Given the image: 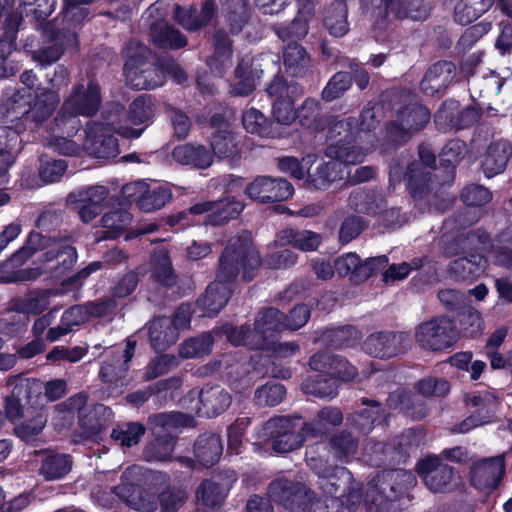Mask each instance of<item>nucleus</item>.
<instances>
[{
  "label": "nucleus",
  "instance_id": "obj_1",
  "mask_svg": "<svg viewBox=\"0 0 512 512\" xmlns=\"http://www.w3.org/2000/svg\"><path fill=\"white\" fill-rule=\"evenodd\" d=\"M7 386L12 387L5 399L4 411L12 423L21 422L18 432L23 437H34L44 429L48 413L46 402H55L67 393V382L56 378L43 383L37 378L11 375Z\"/></svg>",
  "mask_w": 512,
  "mask_h": 512
},
{
  "label": "nucleus",
  "instance_id": "obj_2",
  "mask_svg": "<svg viewBox=\"0 0 512 512\" xmlns=\"http://www.w3.org/2000/svg\"><path fill=\"white\" fill-rule=\"evenodd\" d=\"M261 265L260 253L248 233L231 238L219 257L217 281L210 283L196 300V305L203 312L202 315L216 316L231 297L228 284L233 283L240 273L244 282H251Z\"/></svg>",
  "mask_w": 512,
  "mask_h": 512
},
{
  "label": "nucleus",
  "instance_id": "obj_3",
  "mask_svg": "<svg viewBox=\"0 0 512 512\" xmlns=\"http://www.w3.org/2000/svg\"><path fill=\"white\" fill-rule=\"evenodd\" d=\"M372 483L373 486L366 491L365 504L368 510L375 507V512H383L388 502L408 495L416 485V477L404 469H388L378 472Z\"/></svg>",
  "mask_w": 512,
  "mask_h": 512
},
{
  "label": "nucleus",
  "instance_id": "obj_4",
  "mask_svg": "<svg viewBox=\"0 0 512 512\" xmlns=\"http://www.w3.org/2000/svg\"><path fill=\"white\" fill-rule=\"evenodd\" d=\"M102 95L101 87L96 80H89L87 86L82 83H77L72 87L71 93L64 101L61 110L57 113L55 118L56 125L70 124L72 130H76L74 124L76 117L81 115L85 117L95 116L101 106ZM76 131L69 133L73 136Z\"/></svg>",
  "mask_w": 512,
  "mask_h": 512
},
{
  "label": "nucleus",
  "instance_id": "obj_5",
  "mask_svg": "<svg viewBox=\"0 0 512 512\" xmlns=\"http://www.w3.org/2000/svg\"><path fill=\"white\" fill-rule=\"evenodd\" d=\"M419 160H413L406 167L405 187L413 200L424 199L431 191L432 171L436 168V156L429 146H418Z\"/></svg>",
  "mask_w": 512,
  "mask_h": 512
},
{
  "label": "nucleus",
  "instance_id": "obj_6",
  "mask_svg": "<svg viewBox=\"0 0 512 512\" xmlns=\"http://www.w3.org/2000/svg\"><path fill=\"white\" fill-rule=\"evenodd\" d=\"M416 472L429 491L446 494L456 488L458 471L435 454H428L416 463Z\"/></svg>",
  "mask_w": 512,
  "mask_h": 512
},
{
  "label": "nucleus",
  "instance_id": "obj_7",
  "mask_svg": "<svg viewBox=\"0 0 512 512\" xmlns=\"http://www.w3.org/2000/svg\"><path fill=\"white\" fill-rule=\"evenodd\" d=\"M264 440L270 443L276 453L285 454L300 448L307 437L306 433L296 429V423L287 416L273 417L262 428Z\"/></svg>",
  "mask_w": 512,
  "mask_h": 512
},
{
  "label": "nucleus",
  "instance_id": "obj_8",
  "mask_svg": "<svg viewBox=\"0 0 512 512\" xmlns=\"http://www.w3.org/2000/svg\"><path fill=\"white\" fill-rule=\"evenodd\" d=\"M482 116V109L474 105L461 108L455 99H446L434 114V123L441 132L460 131L475 125Z\"/></svg>",
  "mask_w": 512,
  "mask_h": 512
},
{
  "label": "nucleus",
  "instance_id": "obj_9",
  "mask_svg": "<svg viewBox=\"0 0 512 512\" xmlns=\"http://www.w3.org/2000/svg\"><path fill=\"white\" fill-rule=\"evenodd\" d=\"M459 339L453 321L445 316L434 318L419 325L416 340L425 349L442 351L452 347Z\"/></svg>",
  "mask_w": 512,
  "mask_h": 512
},
{
  "label": "nucleus",
  "instance_id": "obj_10",
  "mask_svg": "<svg viewBox=\"0 0 512 512\" xmlns=\"http://www.w3.org/2000/svg\"><path fill=\"white\" fill-rule=\"evenodd\" d=\"M237 479V473L233 469L224 468L215 471L211 478L201 481L196 490L197 500L212 512L218 510Z\"/></svg>",
  "mask_w": 512,
  "mask_h": 512
},
{
  "label": "nucleus",
  "instance_id": "obj_11",
  "mask_svg": "<svg viewBox=\"0 0 512 512\" xmlns=\"http://www.w3.org/2000/svg\"><path fill=\"white\" fill-rule=\"evenodd\" d=\"M506 474L505 453L482 457L472 462L469 481L475 489L491 493L498 489Z\"/></svg>",
  "mask_w": 512,
  "mask_h": 512
},
{
  "label": "nucleus",
  "instance_id": "obj_12",
  "mask_svg": "<svg viewBox=\"0 0 512 512\" xmlns=\"http://www.w3.org/2000/svg\"><path fill=\"white\" fill-rule=\"evenodd\" d=\"M245 194L262 204L283 202L294 194V186L283 177L258 175L245 187Z\"/></svg>",
  "mask_w": 512,
  "mask_h": 512
},
{
  "label": "nucleus",
  "instance_id": "obj_13",
  "mask_svg": "<svg viewBox=\"0 0 512 512\" xmlns=\"http://www.w3.org/2000/svg\"><path fill=\"white\" fill-rule=\"evenodd\" d=\"M149 50L141 46L139 53L129 55L124 64V72L130 77L134 76L132 81H136L134 86L138 89H154L161 86L164 82V68L161 66L153 65L145 61Z\"/></svg>",
  "mask_w": 512,
  "mask_h": 512
},
{
  "label": "nucleus",
  "instance_id": "obj_14",
  "mask_svg": "<svg viewBox=\"0 0 512 512\" xmlns=\"http://www.w3.org/2000/svg\"><path fill=\"white\" fill-rule=\"evenodd\" d=\"M308 464L319 476V486L326 496L337 500L345 496L353 481V475L346 467L328 466L315 458H311Z\"/></svg>",
  "mask_w": 512,
  "mask_h": 512
},
{
  "label": "nucleus",
  "instance_id": "obj_15",
  "mask_svg": "<svg viewBox=\"0 0 512 512\" xmlns=\"http://www.w3.org/2000/svg\"><path fill=\"white\" fill-rule=\"evenodd\" d=\"M311 491L304 484L285 478L275 479L268 486L270 499L290 512L303 511L302 506L311 495Z\"/></svg>",
  "mask_w": 512,
  "mask_h": 512
},
{
  "label": "nucleus",
  "instance_id": "obj_16",
  "mask_svg": "<svg viewBox=\"0 0 512 512\" xmlns=\"http://www.w3.org/2000/svg\"><path fill=\"white\" fill-rule=\"evenodd\" d=\"M457 75V67L452 61L439 60L425 72L419 88L427 97L441 98Z\"/></svg>",
  "mask_w": 512,
  "mask_h": 512
},
{
  "label": "nucleus",
  "instance_id": "obj_17",
  "mask_svg": "<svg viewBox=\"0 0 512 512\" xmlns=\"http://www.w3.org/2000/svg\"><path fill=\"white\" fill-rule=\"evenodd\" d=\"M218 7L215 0H205L200 9L197 4L189 6L176 5L174 9L175 21L188 32H198L216 18Z\"/></svg>",
  "mask_w": 512,
  "mask_h": 512
},
{
  "label": "nucleus",
  "instance_id": "obj_18",
  "mask_svg": "<svg viewBox=\"0 0 512 512\" xmlns=\"http://www.w3.org/2000/svg\"><path fill=\"white\" fill-rule=\"evenodd\" d=\"M364 406L346 417V426L359 434H369L376 425L386 421L388 414L383 404L377 400L366 397L361 398Z\"/></svg>",
  "mask_w": 512,
  "mask_h": 512
},
{
  "label": "nucleus",
  "instance_id": "obj_19",
  "mask_svg": "<svg viewBox=\"0 0 512 512\" xmlns=\"http://www.w3.org/2000/svg\"><path fill=\"white\" fill-rule=\"evenodd\" d=\"M51 44L33 52V58L41 66H49L60 59L67 51H77L79 36L74 31L54 30L49 35Z\"/></svg>",
  "mask_w": 512,
  "mask_h": 512
},
{
  "label": "nucleus",
  "instance_id": "obj_20",
  "mask_svg": "<svg viewBox=\"0 0 512 512\" xmlns=\"http://www.w3.org/2000/svg\"><path fill=\"white\" fill-rule=\"evenodd\" d=\"M34 100L35 93L31 87H7L0 103V121L25 119Z\"/></svg>",
  "mask_w": 512,
  "mask_h": 512
},
{
  "label": "nucleus",
  "instance_id": "obj_21",
  "mask_svg": "<svg viewBox=\"0 0 512 512\" xmlns=\"http://www.w3.org/2000/svg\"><path fill=\"white\" fill-rule=\"evenodd\" d=\"M309 366L316 372H326L340 381L348 382L355 379L358 370L345 357L326 352H317L310 357Z\"/></svg>",
  "mask_w": 512,
  "mask_h": 512
},
{
  "label": "nucleus",
  "instance_id": "obj_22",
  "mask_svg": "<svg viewBox=\"0 0 512 512\" xmlns=\"http://www.w3.org/2000/svg\"><path fill=\"white\" fill-rule=\"evenodd\" d=\"M196 413L200 417L214 418L223 414L232 403L231 394L218 384H205L198 392Z\"/></svg>",
  "mask_w": 512,
  "mask_h": 512
},
{
  "label": "nucleus",
  "instance_id": "obj_23",
  "mask_svg": "<svg viewBox=\"0 0 512 512\" xmlns=\"http://www.w3.org/2000/svg\"><path fill=\"white\" fill-rule=\"evenodd\" d=\"M487 268L488 259L477 248L454 259L449 265V272L456 281L471 283L483 276Z\"/></svg>",
  "mask_w": 512,
  "mask_h": 512
},
{
  "label": "nucleus",
  "instance_id": "obj_24",
  "mask_svg": "<svg viewBox=\"0 0 512 512\" xmlns=\"http://www.w3.org/2000/svg\"><path fill=\"white\" fill-rule=\"evenodd\" d=\"M85 146L96 158L109 159L119 153L118 139L103 123L95 122L85 130Z\"/></svg>",
  "mask_w": 512,
  "mask_h": 512
},
{
  "label": "nucleus",
  "instance_id": "obj_25",
  "mask_svg": "<svg viewBox=\"0 0 512 512\" xmlns=\"http://www.w3.org/2000/svg\"><path fill=\"white\" fill-rule=\"evenodd\" d=\"M401 334L393 331H380L369 335L363 343V350L372 357L389 359L404 353L405 346Z\"/></svg>",
  "mask_w": 512,
  "mask_h": 512
},
{
  "label": "nucleus",
  "instance_id": "obj_26",
  "mask_svg": "<svg viewBox=\"0 0 512 512\" xmlns=\"http://www.w3.org/2000/svg\"><path fill=\"white\" fill-rule=\"evenodd\" d=\"M396 0H359V9L372 31L379 36L386 33L391 24L390 13L395 14Z\"/></svg>",
  "mask_w": 512,
  "mask_h": 512
},
{
  "label": "nucleus",
  "instance_id": "obj_27",
  "mask_svg": "<svg viewBox=\"0 0 512 512\" xmlns=\"http://www.w3.org/2000/svg\"><path fill=\"white\" fill-rule=\"evenodd\" d=\"M285 320L286 314L274 307L265 308L258 313L253 330L257 332L256 340L262 338L264 343L267 344L262 350L271 348L275 344L278 335L287 330Z\"/></svg>",
  "mask_w": 512,
  "mask_h": 512
},
{
  "label": "nucleus",
  "instance_id": "obj_28",
  "mask_svg": "<svg viewBox=\"0 0 512 512\" xmlns=\"http://www.w3.org/2000/svg\"><path fill=\"white\" fill-rule=\"evenodd\" d=\"M22 150V140L18 132L10 127H0V189L9 182L8 170Z\"/></svg>",
  "mask_w": 512,
  "mask_h": 512
},
{
  "label": "nucleus",
  "instance_id": "obj_29",
  "mask_svg": "<svg viewBox=\"0 0 512 512\" xmlns=\"http://www.w3.org/2000/svg\"><path fill=\"white\" fill-rule=\"evenodd\" d=\"M512 156V143L500 139L491 142L481 161V169L485 177L493 178L505 171Z\"/></svg>",
  "mask_w": 512,
  "mask_h": 512
},
{
  "label": "nucleus",
  "instance_id": "obj_30",
  "mask_svg": "<svg viewBox=\"0 0 512 512\" xmlns=\"http://www.w3.org/2000/svg\"><path fill=\"white\" fill-rule=\"evenodd\" d=\"M77 261L76 248L69 244L52 247L42 255V263L46 271L54 278H62Z\"/></svg>",
  "mask_w": 512,
  "mask_h": 512
},
{
  "label": "nucleus",
  "instance_id": "obj_31",
  "mask_svg": "<svg viewBox=\"0 0 512 512\" xmlns=\"http://www.w3.org/2000/svg\"><path fill=\"white\" fill-rule=\"evenodd\" d=\"M109 211L101 218V226L104 229L99 235V240H114L122 236L132 222V214L129 208L123 205L112 206L109 200Z\"/></svg>",
  "mask_w": 512,
  "mask_h": 512
},
{
  "label": "nucleus",
  "instance_id": "obj_32",
  "mask_svg": "<svg viewBox=\"0 0 512 512\" xmlns=\"http://www.w3.org/2000/svg\"><path fill=\"white\" fill-rule=\"evenodd\" d=\"M283 64L288 75L304 78L312 69V59L306 49L297 41H290L283 50Z\"/></svg>",
  "mask_w": 512,
  "mask_h": 512
},
{
  "label": "nucleus",
  "instance_id": "obj_33",
  "mask_svg": "<svg viewBox=\"0 0 512 512\" xmlns=\"http://www.w3.org/2000/svg\"><path fill=\"white\" fill-rule=\"evenodd\" d=\"M223 453V442L219 434H200L193 446L196 461L205 468H210L219 462Z\"/></svg>",
  "mask_w": 512,
  "mask_h": 512
},
{
  "label": "nucleus",
  "instance_id": "obj_34",
  "mask_svg": "<svg viewBox=\"0 0 512 512\" xmlns=\"http://www.w3.org/2000/svg\"><path fill=\"white\" fill-rule=\"evenodd\" d=\"M263 75L261 64L255 60H242L235 69L236 82L232 93L236 96H249L256 89Z\"/></svg>",
  "mask_w": 512,
  "mask_h": 512
},
{
  "label": "nucleus",
  "instance_id": "obj_35",
  "mask_svg": "<svg viewBox=\"0 0 512 512\" xmlns=\"http://www.w3.org/2000/svg\"><path fill=\"white\" fill-rule=\"evenodd\" d=\"M172 158L182 165L206 169L213 163L211 150L202 144L185 143L172 150Z\"/></svg>",
  "mask_w": 512,
  "mask_h": 512
},
{
  "label": "nucleus",
  "instance_id": "obj_36",
  "mask_svg": "<svg viewBox=\"0 0 512 512\" xmlns=\"http://www.w3.org/2000/svg\"><path fill=\"white\" fill-rule=\"evenodd\" d=\"M323 241L320 233L293 227L282 229L276 234L275 242L280 246L292 245L301 251H316Z\"/></svg>",
  "mask_w": 512,
  "mask_h": 512
},
{
  "label": "nucleus",
  "instance_id": "obj_37",
  "mask_svg": "<svg viewBox=\"0 0 512 512\" xmlns=\"http://www.w3.org/2000/svg\"><path fill=\"white\" fill-rule=\"evenodd\" d=\"M343 419V413L339 408L326 406L321 408L311 421L304 422L302 430L311 438L322 437L333 427L340 426Z\"/></svg>",
  "mask_w": 512,
  "mask_h": 512
},
{
  "label": "nucleus",
  "instance_id": "obj_38",
  "mask_svg": "<svg viewBox=\"0 0 512 512\" xmlns=\"http://www.w3.org/2000/svg\"><path fill=\"white\" fill-rule=\"evenodd\" d=\"M150 37L159 49L179 50L188 44L181 31L166 21L154 22L150 27Z\"/></svg>",
  "mask_w": 512,
  "mask_h": 512
},
{
  "label": "nucleus",
  "instance_id": "obj_39",
  "mask_svg": "<svg viewBox=\"0 0 512 512\" xmlns=\"http://www.w3.org/2000/svg\"><path fill=\"white\" fill-rule=\"evenodd\" d=\"M358 447L359 438L347 429L331 434L328 440L329 453L342 464L349 463L353 459Z\"/></svg>",
  "mask_w": 512,
  "mask_h": 512
},
{
  "label": "nucleus",
  "instance_id": "obj_40",
  "mask_svg": "<svg viewBox=\"0 0 512 512\" xmlns=\"http://www.w3.org/2000/svg\"><path fill=\"white\" fill-rule=\"evenodd\" d=\"M180 386V380L177 377H171L167 379H161L156 382L151 383L144 389H139L134 392L129 393L126 396V399L129 403L135 406H142L146 403L152 396L161 400H166L168 393H170V398H172L171 391Z\"/></svg>",
  "mask_w": 512,
  "mask_h": 512
},
{
  "label": "nucleus",
  "instance_id": "obj_41",
  "mask_svg": "<svg viewBox=\"0 0 512 512\" xmlns=\"http://www.w3.org/2000/svg\"><path fill=\"white\" fill-rule=\"evenodd\" d=\"M348 5L346 0H333L324 11L323 23L329 34L342 37L349 31Z\"/></svg>",
  "mask_w": 512,
  "mask_h": 512
},
{
  "label": "nucleus",
  "instance_id": "obj_42",
  "mask_svg": "<svg viewBox=\"0 0 512 512\" xmlns=\"http://www.w3.org/2000/svg\"><path fill=\"white\" fill-rule=\"evenodd\" d=\"M242 124L248 133L262 138H275L279 133L275 121L256 108H250L243 113Z\"/></svg>",
  "mask_w": 512,
  "mask_h": 512
},
{
  "label": "nucleus",
  "instance_id": "obj_43",
  "mask_svg": "<svg viewBox=\"0 0 512 512\" xmlns=\"http://www.w3.org/2000/svg\"><path fill=\"white\" fill-rule=\"evenodd\" d=\"M337 379L326 372L309 375L301 384L304 394L317 398H334L338 394Z\"/></svg>",
  "mask_w": 512,
  "mask_h": 512
},
{
  "label": "nucleus",
  "instance_id": "obj_44",
  "mask_svg": "<svg viewBox=\"0 0 512 512\" xmlns=\"http://www.w3.org/2000/svg\"><path fill=\"white\" fill-rule=\"evenodd\" d=\"M185 421L186 416L182 412H159L148 416L145 427L153 436H161L173 434V431L185 426Z\"/></svg>",
  "mask_w": 512,
  "mask_h": 512
},
{
  "label": "nucleus",
  "instance_id": "obj_45",
  "mask_svg": "<svg viewBox=\"0 0 512 512\" xmlns=\"http://www.w3.org/2000/svg\"><path fill=\"white\" fill-rule=\"evenodd\" d=\"M148 338L151 348L161 353L174 345L178 339L176 328L165 319L153 321L148 329Z\"/></svg>",
  "mask_w": 512,
  "mask_h": 512
},
{
  "label": "nucleus",
  "instance_id": "obj_46",
  "mask_svg": "<svg viewBox=\"0 0 512 512\" xmlns=\"http://www.w3.org/2000/svg\"><path fill=\"white\" fill-rule=\"evenodd\" d=\"M303 128L313 131H323L326 128V121L322 115L321 104L318 100L308 97L300 107L296 109L295 122Z\"/></svg>",
  "mask_w": 512,
  "mask_h": 512
},
{
  "label": "nucleus",
  "instance_id": "obj_47",
  "mask_svg": "<svg viewBox=\"0 0 512 512\" xmlns=\"http://www.w3.org/2000/svg\"><path fill=\"white\" fill-rule=\"evenodd\" d=\"M496 0H458L454 7V21L460 25H469L479 19Z\"/></svg>",
  "mask_w": 512,
  "mask_h": 512
},
{
  "label": "nucleus",
  "instance_id": "obj_48",
  "mask_svg": "<svg viewBox=\"0 0 512 512\" xmlns=\"http://www.w3.org/2000/svg\"><path fill=\"white\" fill-rule=\"evenodd\" d=\"M73 460L69 454L49 453L41 461L39 474L47 481L64 478L72 469Z\"/></svg>",
  "mask_w": 512,
  "mask_h": 512
},
{
  "label": "nucleus",
  "instance_id": "obj_49",
  "mask_svg": "<svg viewBox=\"0 0 512 512\" xmlns=\"http://www.w3.org/2000/svg\"><path fill=\"white\" fill-rule=\"evenodd\" d=\"M396 117L412 133L422 131L430 122V110L420 103H409L397 111Z\"/></svg>",
  "mask_w": 512,
  "mask_h": 512
},
{
  "label": "nucleus",
  "instance_id": "obj_50",
  "mask_svg": "<svg viewBox=\"0 0 512 512\" xmlns=\"http://www.w3.org/2000/svg\"><path fill=\"white\" fill-rule=\"evenodd\" d=\"M452 321L456 326L459 337L475 338L484 329V321L480 312L470 306L460 309Z\"/></svg>",
  "mask_w": 512,
  "mask_h": 512
},
{
  "label": "nucleus",
  "instance_id": "obj_51",
  "mask_svg": "<svg viewBox=\"0 0 512 512\" xmlns=\"http://www.w3.org/2000/svg\"><path fill=\"white\" fill-rule=\"evenodd\" d=\"M107 408L98 405L94 409L79 412L78 424L85 439L98 440L106 428L105 419L102 417Z\"/></svg>",
  "mask_w": 512,
  "mask_h": 512
},
{
  "label": "nucleus",
  "instance_id": "obj_52",
  "mask_svg": "<svg viewBox=\"0 0 512 512\" xmlns=\"http://www.w3.org/2000/svg\"><path fill=\"white\" fill-rule=\"evenodd\" d=\"M343 179L341 164L331 160L320 164L314 173H308V185L316 190H327L334 182Z\"/></svg>",
  "mask_w": 512,
  "mask_h": 512
},
{
  "label": "nucleus",
  "instance_id": "obj_53",
  "mask_svg": "<svg viewBox=\"0 0 512 512\" xmlns=\"http://www.w3.org/2000/svg\"><path fill=\"white\" fill-rule=\"evenodd\" d=\"M58 102L59 97L53 91H45L40 96L35 94V100L30 105L25 121L34 122L36 125L42 124L53 114Z\"/></svg>",
  "mask_w": 512,
  "mask_h": 512
},
{
  "label": "nucleus",
  "instance_id": "obj_54",
  "mask_svg": "<svg viewBox=\"0 0 512 512\" xmlns=\"http://www.w3.org/2000/svg\"><path fill=\"white\" fill-rule=\"evenodd\" d=\"M214 211L207 215V223L212 226H220L235 219L243 211L244 205L234 196H226L215 201Z\"/></svg>",
  "mask_w": 512,
  "mask_h": 512
},
{
  "label": "nucleus",
  "instance_id": "obj_55",
  "mask_svg": "<svg viewBox=\"0 0 512 512\" xmlns=\"http://www.w3.org/2000/svg\"><path fill=\"white\" fill-rule=\"evenodd\" d=\"M223 332L227 340L234 346H246L251 350H260L266 345L264 340H256L257 332L249 324L240 327L225 324Z\"/></svg>",
  "mask_w": 512,
  "mask_h": 512
},
{
  "label": "nucleus",
  "instance_id": "obj_56",
  "mask_svg": "<svg viewBox=\"0 0 512 512\" xmlns=\"http://www.w3.org/2000/svg\"><path fill=\"white\" fill-rule=\"evenodd\" d=\"M154 115V98L149 94H142L129 104L126 120L133 125H141L152 122Z\"/></svg>",
  "mask_w": 512,
  "mask_h": 512
},
{
  "label": "nucleus",
  "instance_id": "obj_57",
  "mask_svg": "<svg viewBox=\"0 0 512 512\" xmlns=\"http://www.w3.org/2000/svg\"><path fill=\"white\" fill-rule=\"evenodd\" d=\"M146 432V427L140 422H126L112 428L110 437L122 447H133L139 444Z\"/></svg>",
  "mask_w": 512,
  "mask_h": 512
},
{
  "label": "nucleus",
  "instance_id": "obj_58",
  "mask_svg": "<svg viewBox=\"0 0 512 512\" xmlns=\"http://www.w3.org/2000/svg\"><path fill=\"white\" fill-rule=\"evenodd\" d=\"M251 17L248 0H227L226 21L232 34L240 33Z\"/></svg>",
  "mask_w": 512,
  "mask_h": 512
},
{
  "label": "nucleus",
  "instance_id": "obj_59",
  "mask_svg": "<svg viewBox=\"0 0 512 512\" xmlns=\"http://www.w3.org/2000/svg\"><path fill=\"white\" fill-rule=\"evenodd\" d=\"M210 147L213 157L224 159L234 157L237 154L238 143L232 131L218 129L210 137Z\"/></svg>",
  "mask_w": 512,
  "mask_h": 512
},
{
  "label": "nucleus",
  "instance_id": "obj_60",
  "mask_svg": "<svg viewBox=\"0 0 512 512\" xmlns=\"http://www.w3.org/2000/svg\"><path fill=\"white\" fill-rule=\"evenodd\" d=\"M213 343L212 334L204 332L183 341L179 346V355L184 359L203 357L211 352Z\"/></svg>",
  "mask_w": 512,
  "mask_h": 512
},
{
  "label": "nucleus",
  "instance_id": "obj_61",
  "mask_svg": "<svg viewBox=\"0 0 512 512\" xmlns=\"http://www.w3.org/2000/svg\"><path fill=\"white\" fill-rule=\"evenodd\" d=\"M80 3L63 2L62 6V23L63 27L60 30L74 31L78 35V30H81L84 23L90 17V9Z\"/></svg>",
  "mask_w": 512,
  "mask_h": 512
},
{
  "label": "nucleus",
  "instance_id": "obj_62",
  "mask_svg": "<svg viewBox=\"0 0 512 512\" xmlns=\"http://www.w3.org/2000/svg\"><path fill=\"white\" fill-rule=\"evenodd\" d=\"M177 442V437L166 433L161 436H154L144 449L148 460L167 461L171 459Z\"/></svg>",
  "mask_w": 512,
  "mask_h": 512
},
{
  "label": "nucleus",
  "instance_id": "obj_63",
  "mask_svg": "<svg viewBox=\"0 0 512 512\" xmlns=\"http://www.w3.org/2000/svg\"><path fill=\"white\" fill-rule=\"evenodd\" d=\"M431 11V6L424 0H396L394 18L398 20H425Z\"/></svg>",
  "mask_w": 512,
  "mask_h": 512
},
{
  "label": "nucleus",
  "instance_id": "obj_64",
  "mask_svg": "<svg viewBox=\"0 0 512 512\" xmlns=\"http://www.w3.org/2000/svg\"><path fill=\"white\" fill-rule=\"evenodd\" d=\"M326 154L334 158L336 162L343 165L357 164L363 161L364 154L356 145L351 142H343L341 139L337 140L335 145L327 147Z\"/></svg>",
  "mask_w": 512,
  "mask_h": 512
}]
</instances>
